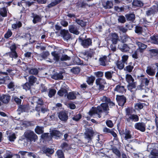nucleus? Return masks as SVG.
<instances>
[{"label":"nucleus","instance_id":"52","mask_svg":"<svg viewBox=\"0 0 158 158\" xmlns=\"http://www.w3.org/2000/svg\"><path fill=\"white\" fill-rule=\"evenodd\" d=\"M56 92V91L54 89H50L49 90V93H48V96L49 97L51 98L53 96H54Z\"/></svg>","mask_w":158,"mask_h":158},{"label":"nucleus","instance_id":"21","mask_svg":"<svg viewBox=\"0 0 158 158\" xmlns=\"http://www.w3.org/2000/svg\"><path fill=\"white\" fill-rule=\"evenodd\" d=\"M51 77L55 80H61L63 78V76L61 73H55L53 74Z\"/></svg>","mask_w":158,"mask_h":158},{"label":"nucleus","instance_id":"18","mask_svg":"<svg viewBox=\"0 0 158 158\" xmlns=\"http://www.w3.org/2000/svg\"><path fill=\"white\" fill-rule=\"evenodd\" d=\"M51 138L52 137H54L56 139L57 137H60L62 135L61 134L60 131L56 130H53L51 133Z\"/></svg>","mask_w":158,"mask_h":158},{"label":"nucleus","instance_id":"20","mask_svg":"<svg viewBox=\"0 0 158 158\" xmlns=\"http://www.w3.org/2000/svg\"><path fill=\"white\" fill-rule=\"evenodd\" d=\"M128 89L132 93H134L136 90V85L135 83L129 84L127 86Z\"/></svg>","mask_w":158,"mask_h":158},{"label":"nucleus","instance_id":"58","mask_svg":"<svg viewBox=\"0 0 158 158\" xmlns=\"http://www.w3.org/2000/svg\"><path fill=\"white\" fill-rule=\"evenodd\" d=\"M49 55V53L48 51H45L43 52L41 54V56L44 58H45Z\"/></svg>","mask_w":158,"mask_h":158},{"label":"nucleus","instance_id":"2","mask_svg":"<svg viewBox=\"0 0 158 158\" xmlns=\"http://www.w3.org/2000/svg\"><path fill=\"white\" fill-rule=\"evenodd\" d=\"M24 135L27 140L30 142H35L38 139L37 135L31 131H27L24 133Z\"/></svg>","mask_w":158,"mask_h":158},{"label":"nucleus","instance_id":"50","mask_svg":"<svg viewBox=\"0 0 158 158\" xmlns=\"http://www.w3.org/2000/svg\"><path fill=\"white\" fill-rule=\"evenodd\" d=\"M70 57L66 55H63L60 58L61 61H66L70 60Z\"/></svg>","mask_w":158,"mask_h":158},{"label":"nucleus","instance_id":"8","mask_svg":"<svg viewBox=\"0 0 158 158\" xmlns=\"http://www.w3.org/2000/svg\"><path fill=\"white\" fill-rule=\"evenodd\" d=\"M60 34L64 39L68 40L71 38L70 34L69 33L68 30L64 29L62 30L60 32Z\"/></svg>","mask_w":158,"mask_h":158},{"label":"nucleus","instance_id":"15","mask_svg":"<svg viewBox=\"0 0 158 158\" xmlns=\"http://www.w3.org/2000/svg\"><path fill=\"white\" fill-rule=\"evenodd\" d=\"M135 43L138 46L139 49L141 52H143V50L145 49L147 47V46L146 45L139 42L138 40H136Z\"/></svg>","mask_w":158,"mask_h":158},{"label":"nucleus","instance_id":"3","mask_svg":"<svg viewBox=\"0 0 158 158\" xmlns=\"http://www.w3.org/2000/svg\"><path fill=\"white\" fill-rule=\"evenodd\" d=\"M135 46L132 44H129L127 45L126 44H119L118 48L123 52H127L130 49L132 50L134 49Z\"/></svg>","mask_w":158,"mask_h":158},{"label":"nucleus","instance_id":"55","mask_svg":"<svg viewBox=\"0 0 158 158\" xmlns=\"http://www.w3.org/2000/svg\"><path fill=\"white\" fill-rule=\"evenodd\" d=\"M81 114H78L76 115H74L73 117V119L75 121H77L79 120L81 118Z\"/></svg>","mask_w":158,"mask_h":158},{"label":"nucleus","instance_id":"61","mask_svg":"<svg viewBox=\"0 0 158 158\" xmlns=\"http://www.w3.org/2000/svg\"><path fill=\"white\" fill-rule=\"evenodd\" d=\"M142 28L140 27L136 26L135 29V32L137 33L141 34L142 31Z\"/></svg>","mask_w":158,"mask_h":158},{"label":"nucleus","instance_id":"62","mask_svg":"<svg viewBox=\"0 0 158 158\" xmlns=\"http://www.w3.org/2000/svg\"><path fill=\"white\" fill-rule=\"evenodd\" d=\"M151 151V155L155 156H158V150L152 149Z\"/></svg>","mask_w":158,"mask_h":158},{"label":"nucleus","instance_id":"59","mask_svg":"<svg viewBox=\"0 0 158 158\" xmlns=\"http://www.w3.org/2000/svg\"><path fill=\"white\" fill-rule=\"evenodd\" d=\"M71 71L75 74H77L79 73L80 69L78 67L73 68L71 69Z\"/></svg>","mask_w":158,"mask_h":158},{"label":"nucleus","instance_id":"57","mask_svg":"<svg viewBox=\"0 0 158 158\" xmlns=\"http://www.w3.org/2000/svg\"><path fill=\"white\" fill-rule=\"evenodd\" d=\"M61 148L64 150H68L69 149V147L68 145L66 143H64L61 145Z\"/></svg>","mask_w":158,"mask_h":158},{"label":"nucleus","instance_id":"12","mask_svg":"<svg viewBox=\"0 0 158 158\" xmlns=\"http://www.w3.org/2000/svg\"><path fill=\"white\" fill-rule=\"evenodd\" d=\"M69 30L70 32L75 34L78 35L79 34V32L78 31V29L77 27L75 25H70L69 27Z\"/></svg>","mask_w":158,"mask_h":158},{"label":"nucleus","instance_id":"24","mask_svg":"<svg viewBox=\"0 0 158 158\" xmlns=\"http://www.w3.org/2000/svg\"><path fill=\"white\" fill-rule=\"evenodd\" d=\"M111 40L113 44H116L117 43L118 39L117 35L115 33L111 34Z\"/></svg>","mask_w":158,"mask_h":158},{"label":"nucleus","instance_id":"54","mask_svg":"<svg viewBox=\"0 0 158 158\" xmlns=\"http://www.w3.org/2000/svg\"><path fill=\"white\" fill-rule=\"evenodd\" d=\"M93 134V132L91 131L89 132L85 133V138L86 139H90Z\"/></svg>","mask_w":158,"mask_h":158},{"label":"nucleus","instance_id":"14","mask_svg":"<svg viewBox=\"0 0 158 158\" xmlns=\"http://www.w3.org/2000/svg\"><path fill=\"white\" fill-rule=\"evenodd\" d=\"M51 55L53 56V60L55 61V62H58L60 59V54L56 51L51 52Z\"/></svg>","mask_w":158,"mask_h":158},{"label":"nucleus","instance_id":"25","mask_svg":"<svg viewBox=\"0 0 158 158\" xmlns=\"http://www.w3.org/2000/svg\"><path fill=\"white\" fill-rule=\"evenodd\" d=\"M1 98V101L4 103H7L10 100V97L8 95H3Z\"/></svg>","mask_w":158,"mask_h":158},{"label":"nucleus","instance_id":"36","mask_svg":"<svg viewBox=\"0 0 158 158\" xmlns=\"http://www.w3.org/2000/svg\"><path fill=\"white\" fill-rule=\"evenodd\" d=\"M56 154L58 158H64V154L61 150H59L56 152Z\"/></svg>","mask_w":158,"mask_h":158},{"label":"nucleus","instance_id":"13","mask_svg":"<svg viewBox=\"0 0 158 158\" xmlns=\"http://www.w3.org/2000/svg\"><path fill=\"white\" fill-rule=\"evenodd\" d=\"M122 134L123 135H124V138L126 140L130 139L131 137V131L127 129L123 130Z\"/></svg>","mask_w":158,"mask_h":158},{"label":"nucleus","instance_id":"4","mask_svg":"<svg viewBox=\"0 0 158 158\" xmlns=\"http://www.w3.org/2000/svg\"><path fill=\"white\" fill-rule=\"evenodd\" d=\"M135 128L142 132H144L146 131V124L143 122H138L134 125Z\"/></svg>","mask_w":158,"mask_h":158},{"label":"nucleus","instance_id":"41","mask_svg":"<svg viewBox=\"0 0 158 158\" xmlns=\"http://www.w3.org/2000/svg\"><path fill=\"white\" fill-rule=\"evenodd\" d=\"M8 137L9 140L11 141H14L16 138L15 134L12 133H10Z\"/></svg>","mask_w":158,"mask_h":158},{"label":"nucleus","instance_id":"45","mask_svg":"<svg viewBox=\"0 0 158 158\" xmlns=\"http://www.w3.org/2000/svg\"><path fill=\"white\" fill-rule=\"evenodd\" d=\"M49 133H45L42 134L41 135V137L42 138L44 139L45 140H49V139H51V137L50 136H48Z\"/></svg>","mask_w":158,"mask_h":158},{"label":"nucleus","instance_id":"17","mask_svg":"<svg viewBox=\"0 0 158 158\" xmlns=\"http://www.w3.org/2000/svg\"><path fill=\"white\" fill-rule=\"evenodd\" d=\"M42 151L44 153L48 156H49V155L52 154L54 152L53 149L49 148H43Z\"/></svg>","mask_w":158,"mask_h":158},{"label":"nucleus","instance_id":"35","mask_svg":"<svg viewBox=\"0 0 158 158\" xmlns=\"http://www.w3.org/2000/svg\"><path fill=\"white\" fill-rule=\"evenodd\" d=\"M114 73L112 71H108L105 73V77L108 79H111L112 77V74Z\"/></svg>","mask_w":158,"mask_h":158},{"label":"nucleus","instance_id":"9","mask_svg":"<svg viewBox=\"0 0 158 158\" xmlns=\"http://www.w3.org/2000/svg\"><path fill=\"white\" fill-rule=\"evenodd\" d=\"M118 104L121 106H123L126 102V98L123 96H117L116 98Z\"/></svg>","mask_w":158,"mask_h":158},{"label":"nucleus","instance_id":"47","mask_svg":"<svg viewBox=\"0 0 158 158\" xmlns=\"http://www.w3.org/2000/svg\"><path fill=\"white\" fill-rule=\"evenodd\" d=\"M146 15L148 16H150L152 15H153L155 13V11L153 10V9H152V7H151L147 11H146Z\"/></svg>","mask_w":158,"mask_h":158},{"label":"nucleus","instance_id":"40","mask_svg":"<svg viewBox=\"0 0 158 158\" xmlns=\"http://www.w3.org/2000/svg\"><path fill=\"white\" fill-rule=\"evenodd\" d=\"M122 40L123 43L126 42L128 41H129L131 40L129 37L127 35H124L121 38Z\"/></svg>","mask_w":158,"mask_h":158},{"label":"nucleus","instance_id":"44","mask_svg":"<svg viewBox=\"0 0 158 158\" xmlns=\"http://www.w3.org/2000/svg\"><path fill=\"white\" fill-rule=\"evenodd\" d=\"M125 64V63L123 61H119L117 62V65L119 69H121L124 68Z\"/></svg>","mask_w":158,"mask_h":158},{"label":"nucleus","instance_id":"64","mask_svg":"<svg viewBox=\"0 0 158 158\" xmlns=\"http://www.w3.org/2000/svg\"><path fill=\"white\" fill-rule=\"evenodd\" d=\"M12 154L9 152L6 153L3 156L4 158H12Z\"/></svg>","mask_w":158,"mask_h":158},{"label":"nucleus","instance_id":"43","mask_svg":"<svg viewBox=\"0 0 158 158\" xmlns=\"http://www.w3.org/2000/svg\"><path fill=\"white\" fill-rule=\"evenodd\" d=\"M31 86H32L31 85H30L28 82H27L23 85V89L27 91L29 90Z\"/></svg>","mask_w":158,"mask_h":158},{"label":"nucleus","instance_id":"37","mask_svg":"<svg viewBox=\"0 0 158 158\" xmlns=\"http://www.w3.org/2000/svg\"><path fill=\"white\" fill-rule=\"evenodd\" d=\"M95 78L93 76H91L87 78L86 82L89 85L92 84L95 80Z\"/></svg>","mask_w":158,"mask_h":158},{"label":"nucleus","instance_id":"1","mask_svg":"<svg viewBox=\"0 0 158 158\" xmlns=\"http://www.w3.org/2000/svg\"><path fill=\"white\" fill-rule=\"evenodd\" d=\"M102 109L105 112L108 111L109 109L107 103H102L100 106H98L97 108L93 107L89 112V114L91 116H93L94 114H97L98 117L100 118L101 117L100 113L102 112Z\"/></svg>","mask_w":158,"mask_h":158},{"label":"nucleus","instance_id":"23","mask_svg":"<svg viewBox=\"0 0 158 158\" xmlns=\"http://www.w3.org/2000/svg\"><path fill=\"white\" fill-rule=\"evenodd\" d=\"M107 60V57L106 56H104L99 59V62L100 65L105 66L106 65V62Z\"/></svg>","mask_w":158,"mask_h":158},{"label":"nucleus","instance_id":"56","mask_svg":"<svg viewBox=\"0 0 158 158\" xmlns=\"http://www.w3.org/2000/svg\"><path fill=\"white\" fill-rule=\"evenodd\" d=\"M33 3L32 2H25V1L23 0V2H22L21 4V6H31Z\"/></svg>","mask_w":158,"mask_h":158},{"label":"nucleus","instance_id":"5","mask_svg":"<svg viewBox=\"0 0 158 158\" xmlns=\"http://www.w3.org/2000/svg\"><path fill=\"white\" fill-rule=\"evenodd\" d=\"M106 83L104 79L101 78H98L96 80V84L100 90H103L105 87L104 84Z\"/></svg>","mask_w":158,"mask_h":158},{"label":"nucleus","instance_id":"27","mask_svg":"<svg viewBox=\"0 0 158 158\" xmlns=\"http://www.w3.org/2000/svg\"><path fill=\"white\" fill-rule=\"evenodd\" d=\"M126 81L129 84L133 83L134 79L131 75L128 74H127L126 76Z\"/></svg>","mask_w":158,"mask_h":158},{"label":"nucleus","instance_id":"16","mask_svg":"<svg viewBox=\"0 0 158 158\" xmlns=\"http://www.w3.org/2000/svg\"><path fill=\"white\" fill-rule=\"evenodd\" d=\"M127 120L128 122H130V120L134 122H137L139 120V117L136 114H131L130 115L129 118L127 119Z\"/></svg>","mask_w":158,"mask_h":158},{"label":"nucleus","instance_id":"46","mask_svg":"<svg viewBox=\"0 0 158 158\" xmlns=\"http://www.w3.org/2000/svg\"><path fill=\"white\" fill-rule=\"evenodd\" d=\"M41 20L40 17L38 15H35L33 16V23H36L37 22L40 21Z\"/></svg>","mask_w":158,"mask_h":158},{"label":"nucleus","instance_id":"10","mask_svg":"<svg viewBox=\"0 0 158 158\" xmlns=\"http://www.w3.org/2000/svg\"><path fill=\"white\" fill-rule=\"evenodd\" d=\"M92 40L90 38H88L81 41V44L84 48H87L92 45Z\"/></svg>","mask_w":158,"mask_h":158},{"label":"nucleus","instance_id":"60","mask_svg":"<svg viewBox=\"0 0 158 158\" xmlns=\"http://www.w3.org/2000/svg\"><path fill=\"white\" fill-rule=\"evenodd\" d=\"M113 152L118 156H120V153L119 151L116 148H114L112 149Z\"/></svg>","mask_w":158,"mask_h":158},{"label":"nucleus","instance_id":"30","mask_svg":"<svg viewBox=\"0 0 158 158\" xmlns=\"http://www.w3.org/2000/svg\"><path fill=\"white\" fill-rule=\"evenodd\" d=\"M7 10L5 7H3L0 9V14L3 17L7 16Z\"/></svg>","mask_w":158,"mask_h":158},{"label":"nucleus","instance_id":"26","mask_svg":"<svg viewBox=\"0 0 158 158\" xmlns=\"http://www.w3.org/2000/svg\"><path fill=\"white\" fill-rule=\"evenodd\" d=\"M28 109V106L25 105H23L20 106L18 109V110L19 111L21 112H23L27 111Z\"/></svg>","mask_w":158,"mask_h":158},{"label":"nucleus","instance_id":"51","mask_svg":"<svg viewBox=\"0 0 158 158\" xmlns=\"http://www.w3.org/2000/svg\"><path fill=\"white\" fill-rule=\"evenodd\" d=\"M100 99L102 102H105L107 103L108 102L110 101V98L104 96L100 97Z\"/></svg>","mask_w":158,"mask_h":158},{"label":"nucleus","instance_id":"39","mask_svg":"<svg viewBox=\"0 0 158 158\" xmlns=\"http://www.w3.org/2000/svg\"><path fill=\"white\" fill-rule=\"evenodd\" d=\"M144 104L140 102L137 103L135 105V108L136 110H140L143 108Z\"/></svg>","mask_w":158,"mask_h":158},{"label":"nucleus","instance_id":"31","mask_svg":"<svg viewBox=\"0 0 158 158\" xmlns=\"http://www.w3.org/2000/svg\"><path fill=\"white\" fill-rule=\"evenodd\" d=\"M35 132L38 134L42 133L43 132V127L37 126L35 129Z\"/></svg>","mask_w":158,"mask_h":158},{"label":"nucleus","instance_id":"11","mask_svg":"<svg viewBox=\"0 0 158 158\" xmlns=\"http://www.w3.org/2000/svg\"><path fill=\"white\" fill-rule=\"evenodd\" d=\"M58 116L60 120L64 121H66L68 118L67 114L65 111L60 112L58 114Z\"/></svg>","mask_w":158,"mask_h":158},{"label":"nucleus","instance_id":"33","mask_svg":"<svg viewBox=\"0 0 158 158\" xmlns=\"http://www.w3.org/2000/svg\"><path fill=\"white\" fill-rule=\"evenodd\" d=\"M34 102H36L38 104L42 105L43 104V100L40 98L35 97L33 98Z\"/></svg>","mask_w":158,"mask_h":158},{"label":"nucleus","instance_id":"48","mask_svg":"<svg viewBox=\"0 0 158 158\" xmlns=\"http://www.w3.org/2000/svg\"><path fill=\"white\" fill-rule=\"evenodd\" d=\"M151 41L152 43L154 44H158L157 41L158 36H152L150 37Z\"/></svg>","mask_w":158,"mask_h":158},{"label":"nucleus","instance_id":"38","mask_svg":"<svg viewBox=\"0 0 158 158\" xmlns=\"http://www.w3.org/2000/svg\"><path fill=\"white\" fill-rule=\"evenodd\" d=\"M22 26L21 23L19 22H16V23L13 24L12 25V27L14 29H16L17 28H19Z\"/></svg>","mask_w":158,"mask_h":158},{"label":"nucleus","instance_id":"7","mask_svg":"<svg viewBox=\"0 0 158 158\" xmlns=\"http://www.w3.org/2000/svg\"><path fill=\"white\" fill-rule=\"evenodd\" d=\"M114 91L119 93L123 94L126 91L124 86L121 84L116 85L114 89Z\"/></svg>","mask_w":158,"mask_h":158},{"label":"nucleus","instance_id":"32","mask_svg":"<svg viewBox=\"0 0 158 158\" xmlns=\"http://www.w3.org/2000/svg\"><path fill=\"white\" fill-rule=\"evenodd\" d=\"M133 5L137 6H143V3L140 1L134 0L132 3Z\"/></svg>","mask_w":158,"mask_h":158},{"label":"nucleus","instance_id":"6","mask_svg":"<svg viewBox=\"0 0 158 158\" xmlns=\"http://www.w3.org/2000/svg\"><path fill=\"white\" fill-rule=\"evenodd\" d=\"M156 65H152L147 67L146 70V73L150 76H153L155 73V70L156 69Z\"/></svg>","mask_w":158,"mask_h":158},{"label":"nucleus","instance_id":"29","mask_svg":"<svg viewBox=\"0 0 158 158\" xmlns=\"http://www.w3.org/2000/svg\"><path fill=\"white\" fill-rule=\"evenodd\" d=\"M76 97V94L73 92H69L67 95V98L69 99H74Z\"/></svg>","mask_w":158,"mask_h":158},{"label":"nucleus","instance_id":"22","mask_svg":"<svg viewBox=\"0 0 158 158\" xmlns=\"http://www.w3.org/2000/svg\"><path fill=\"white\" fill-rule=\"evenodd\" d=\"M28 79L29 81L28 83L32 85L36 82L37 80V78L33 75H31L29 77Z\"/></svg>","mask_w":158,"mask_h":158},{"label":"nucleus","instance_id":"42","mask_svg":"<svg viewBox=\"0 0 158 158\" xmlns=\"http://www.w3.org/2000/svg\"><path fill=\"white\" fill-rule=\"evenodd\" d=\"M29 73L33 75H36L38 73V70L36 68H33L29 70Z\"/></svg>","mask_w":158,"mask_h":158},{"label":"nucleus","instance_id":"63","mask_svg":"<svg viewBox=\"0 0 158 158\" xmlns=\"http://www.w3.org/2000/svg\"><path fill=\"white\" fill-rule=\"evenodd\" d=\"M118 20L119 22L123 23L125 22V18L124 16H120L119 17Z\"/></svg>","mask_w":158,"mask_h":158},{"label":"nucleus","instance_id":"53","mask_svg":"<svg viewBox=\"0 0 158 158\" xmlns=\"http://www.w3.org/2000/svg\"><path fill=\"white\" fill-rule=\"evenodd\" d=\"M12 33L10 30H8L6 33L4 35V37L6 39L10 37L12 35Z\"/></svg>","mask_w":158,"mask_h":158},{"label":"nucleus","instance_id":"19","mask_svg":"<svg viewBox=\"0 0 158 158\" xmlns=\"http://www.w3.org/2000/svg\"><path fill=\"white\" fill-rule=\"evenodd\" d=\"M68 94L66 89L61 88L57 92V94L60 96H66Z\"/></svg>","mask_w":158,"mask_h":158},{"label":"nucleus","instance_id":"49","mask_svg":"<svg viewBox=\"0 0 158 158\" xmlns=\"http://www.w3.org/2000/svg\"><path fill=\"white\" fill-rule=\"evenodd\" d=\"M59 0H55L52 2H51L50 4H49L48 5V7L49 8L51 7L52 6H55L59 2Z\"/></svg>","mask_w":158,"mask_h":158},{"label":"nucleus","instance_id":"34","mask_svg":"<svg viewBox=\"0 0 158 158\" xmlns=\"http://www.w3.org/2000/svg\"><path fill=\"white\" fill-rule=\"evenodd\" d=\"M126 17L127 20L132 21H134L135 18V15L133 14L127 15H126Z\"/></svg>","mask_w":158,"mask_h":158},{"label":"nucleus","instance_id":"28","mask_svg":"<svg viewBox=\"0 0 158 158\" xmlns=\"http://www.w3.org/2000/svg\"><path fill=\"white\" fill-rule=\"evenodd\" d=\"M140 81L141 83L144 86L145 85H148L149 83V81L147 78L144 77H141L140 79Z\"/></svg>","mask_w":158,"mask_h":158}]
</instances>
